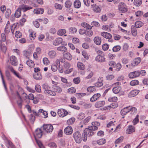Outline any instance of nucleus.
<instances>
[{"label": "nucleus", "instance_id": "obj_61", "mask_svg": "<svg viewBox=\"0 0 148 148\" xmlns=\"http://www.w3.org/2000/svg\"><path fill=\"white\" fill-rule=\"evenodd\" d=\"M82 54L84 57V58L86 59V60H88V59L89 57L86 52L83 51L82 52Z\"/></svg>", "mask_w": 148, "mask_h": 148}, {"label": "nucleus", "instance_id": "obj_40", "mask_svg": "<svg viewBox=\"0 0 148 148\" xmlns=\"http://www.w3.org/2000/svg\"><path fill=\"white\" fill-rule=\"evenodd\" d=\"M97 143L100 145H102L104 144L106 142V140L105 139L101 138L97 141Z\"/></svg>", "mask_w": 148, "mask_h": 148}, {"label": "nucleus", "instance_id": "obj_58", "mask_svg": "<svg viewBox=\"0 0 148 148\" xmlns=\"http://www.w3.org/2000/svg\"><path fill=\"white\" fill-rule=\"evenodd\" d=\"M51 69L53 71H56L58 69L57 66L55 64H53L51 66Z\"/></svg>", "mask_w": 148, "mask_h": 148}, {"label": "nucleus", "instance_id": "obj_11", "mask_svg": "<svg viewBox=\"0 0 148 148\" xmlns=\"http://www.w3.org/2000/svg\"><path fill=\"white\" fill-rule=\"evenodd\" d=\"M10 63L13 66H16L18 65V61L16 57L13 56H12L10 58Z\"/></svg>", "mask_w": 148, "mask_h": 148}, {"label": "nucleus", "instance_id": "obj_36", "mask_svg": "<svg viewBox=\"0 0 148 148\" xmlns=\"http://www.w3.org/2000/svg\"><path fill=\"white\" fill-rule=\"evenodd\" d=\"M130 110L129 112L132 115H133L135 113H136L137 112L136 108L134 107H132L130 106Z\"/></svg>", "mask_w": 148, "mask_h": 148}, {"label": "nucleus", "instance_id": "obj_47", "mask_svg": "<svg viewBox=\"0 0 148 148\" xmlns=\"http://www.w3.org/2000/svg\"><path fill=\"white\" fill-rule=\"evenodd\" d=\"M42 88L45 90L44 91H46L47 90L50 89L51 88V87L47 84H44L42 85Z\"/></svg>", "mask_w": 148, "mask_h": 148}, {"label": "nucleus", "instance_id": "obj_45", "mask_svg": "<svg viewBox=\"0 0 148 148\" xmlns=\"http://www.w3.org/2000/svg\"><path fill=\"white\" fill-rule=\"evenodd\" d=\"M139 84V82L138 80H134L132 81L130 83L131 85L132 86H134L137 85Z\"/></svg>", "mask_w": 148, "mask_h": 148}, {"label": "nucleus", "instance_id": "obj_26", "mask_svg": "<svg viewBox=\"0 0 148 148\" xmlns=\"http://www.w3.org/2000/svg\"><path fill=\"white\" fill-rule=\"evenodd\" d=\"M134 131V127L132 125L129 126L128 127L126 130V133L128 134H130Z\"/></svg>", "mask_w": 148, "mask_h": 148}, {"label": "nucleus", "instance_id": "obj_34", "mask_svg": "<svg viewBox=\"0 0 148 148\" xmlns=\"http://www.w3.org/2000/svg\"><path fill=\"white\" fill-rule=\"evenodd\" d=\"M121 90V87L119 86H117L114 87L112 89V91L114 93L116 94L119 92Z\"/></svg>", "mask_w": 148, "mask_h": 148}, {"label": "nucleus", "instance_id": "obj_22", "mask_svg": "<svg viewBox=\"0 0 148 148\" xmlns=\"http://www.w3.org/2000/svg\"><path fill=\"white\" fill-rule=\"evenodd\" d=\"M21 10L24 12L32 9V7L29 6L27 5H22L20 6Z\"/></svg>", "mask_w": 148, "mask_h": 148}, {"label": "nucleus", "instance_id": "obj_16", "mask_svg": "<svg viewBox=\"0 0 148 148\" xmlns=\"http://www.w3.org/2000/svg\"><path fill=\"white\" fill-rule=\"evenodd\" d=\"M64 133L67 135H70L73 132V129L71 126H68L64 130Z\"/></svg>", "mask_w": 148, "mask_h": 148}, {"label": "nucleus", "instance_id": "obj_4", "mask_svg": "<svg viewBox=\"0 0 148 148\" xmlns=\"http://www.w3.org/2000/svg\"><path fill=\"white\" fill-rule=\"evenodd\" d=\"M41 128H42L44 131L47 133L51 132L53 129V126L49 124L44 125Z\"/></svg>", "mask_w": 148, "mask_h": 148}, {"label": "nucleus", "instance_id": "obj_7", "mask_svg": "<svg viewBox=\"0 0 148 148\" xmlns=\"http://www.w3.org/2000/svg\"><path fill=\"white\" fill-rule=\"evenodd\" d=\"M119 10L123 12H125L127 11V9L126 4L123 2H121L119 5Z\"/></svg>", "mask_w": 148, "mask_h": 148}, {"label": "nucleus", "instance_id": "obj_64", "mask_svg": "<svg viewBox=\"0 0 148 148\" xmlns=\"http://www.w3.org/2000/svg\"><path fill=\"white\" fill-rule=\"evenodd\" d=\"M73 82L76 84H78L80 82V80L79 77L75 78L73 79Z\"/></svg>", "mask_w": 148, "mask_h": 148}, {"label": "nucleus", "instance_id": "obj_37", "mask_svg": "<svg viewBox=\"0 0 148 148\" xmlns=\"http://www.w3.org/2000/svg\"><path fill=\"white\" fill-rule=\"evenodd\" d=\"M72 5V3L70 0H68L65 3V6L67 8H70Z\"/></svg>", "mask_w": 148, "mask_h": 148}, {"label": "nucleus", "instance_id": "obj_46", "mask_svg": "<svg viewBox=\"0 0 148 148\" xmlns=\"http://www.w3.org/2000/svg\"><path fill=\"white\" fill-rule=\"evenodd\" d=\"M66 32L65 29H60L57 32V34L60 36L63 35Z\"/></svg>", "mask_w": 148, "mask_h": 148}, {"label": "nucleus", "instance_id": "obj_33", "mask_svg": "<svg viewBox=\"0 0 148 148\" xmlns=\"http://www.w3.org/2000/svg\"><path fill=\"white\" fill-rule=\"evenodd\" d=\"M78 68L81 70H84L85 69V66L84 64L81 62H78L77 64Z\"/></svg>", "mask_w": 148, "mask_h": 148}, {"label": "nucleus", "instance_id": "obj_3", "mask_svg": "<svg viewBox=\"0 0 148 148\" xmlns=\"http://www.w3.org/2000/svg\"><path fill=\"white\" fill-rule=\"evenodd\" d=\"M71 66V64L69 63L66 62L63 64V69H65L64 73L66 74H69L71 72L73 71V68L69 69Z\"/></svg>", "mask_w": 148, "mask_h": 148}, {"label": "nucleus", "instance_id": "obj_43", "mask_svg": "<svg viewBox=\"0 0 148 148\" xmlns=\"http://www.w3.org/2000/svg\"><path fill=\"white\" fill-rule=\"evenodd\" d=\"M11 11L10 9L8 8L7 9L5 14V17L6 18H8L11 14Z\"/></svg>", "mask_w": 148, "mask_h": 148}, {"label": "nucleus", "instance_id": "obj_51", "mask_svg": "<svg viewBox=\"0 0 148 148\" xmlns=\"http://www.w3.org/2000/svg\"><path fill=\"white\" fill-rule=\"evenodd\" d=\"M35 89L36 92L40 93L41 92V87L38 84H36L35 86Z\"/></svg>", "mask_w": 148, "mask_h": 148}, {"label": "nucleus", "instance_id": "obj_57", "mask_svg": "<svg viewBox=\"0 0 148 148\" xmlns=\"http://www.w3.org/2000/svg\"><path fill=\"white\" fill-rule=\"evenodd\" d=\"M23 102V101L21 98V99H19V100L17 101V103L18 106L20 108H22Z\"/></svg>", "mask_w": 148, "mask_h": 148}, {"label": "nucleus", "instance_id": "obj_25", "mask_svg": "<svg viewBox=\"0 0 148 148\" xmlns=\"http://www.w3.org/2000/svg\"><path fill=\"white\" fill-rule=\"evenodd\" d=\"M21 9L20 7L16 10L14 13V16L15 17L18 18L21 16Z\"/></svg>", "mask_w": 148, "mask_h": 148}, {"label": "nucleus", "instance_id": "obj_9", "mask_svg": "<svg viewBox=\"0 0 148 148\" xmlns=\"http://www.w3.org/2000/svg\"><path fill=\"white\" fill-rule=\"evenodd\" d=\"M140 74L139 71H136L130 73L129 74L128 76L130 78H133L138 77L140 75Z\"/></svg>", "mask_w": 148, "mask_h": 148}, {"label": "nucleus", "instance_id": "obj_8", "mask_svg": "<svg viewBox=\"0 0 148 148\" xmlns=\"http://www.w3.org/2000/svg\"><path fill=\"white\" fill-rule=\"evenodd\" d=\"M57 113L59 116L62 117H64L67 115L68 114V112L67 111L63 109H58Z\"/></svg>", "mask_w": 148, "mask_h": 148}, {"label": "nucleus", "instance_id": "obj_62", "mask_svg": "<svg viewBox=\"0 0 148 148\" xmlns=\"http://www.w3.org/2000/svg\"><path fill=\"white\" fill-rule=\"evenodd\" d=\"M123 137L122 136L120 137L115 141V143L116 144L122 142L123 140Z\"/></svg>", "mask_w": 148, "mask_h": 148}, {"label": "nucleus", "instance_id": "obj_41", "mask_svg": "<svg viewBox=\"0 0 148 148\" xmlns=\"http://www.w3.org/2000/svg\"><path fill=\"white\" fill-rule=\"evenodd\" d=\"M82 26L85 28L91 29L92 28V27L87 23H82Z\"/></svg>", "mask_w": 148, "mask_h": 148}, {"label": "nucleus", "instance_id": "obj_38", "mask_svg": "<svg viewBox=\"0 0 148 148\" xmlns=\"http://www.w3.org/2000/svg\"><path fill=\"white\" fill-rule=\"evenodd\" d=\"M57 50L59 51H61L65 52L66 51L67 49L66 48L65 46H60L58 47L57 48Z\"/></svg>", "mask_w": 148, "mask_h": 148}, {"label": "nucleus", "instance_id": "obj_23", "mask_svg": "<svg viewBox=\"0 0 148 148\" xmlns=\"http://www.w3.org/2000/svg\"><path fill=\"white\" fill-rule=\"evenodd\" d=\"M52 88H53L54 91L56 93H60L62 92V88L60 86L55 85V86H52Z\"/></svg>", "mask_w": 148, "mask_h": 148}, {"label": "nucleus", "instance_id": "obj_48", "mask_svg": "<svg viewBox=\"0 0 148 148\" xmlns=\"http://www.w3.org/2000/svg\"><path fill=\"white\" fill-rule=\"evenodd\" d=\"M87 90L90 92H92L95 90V86H90L88 87Z\"/></svg>", "mask_w": 148, "mask_h": 148}, {"label": "nucleus", "instance_id": "obj_5", "mask_svg": "<svg viewBox=\"0 0 148 148\" xmlns=\"http://www.w3.org/2000/svg\"><path fill=\"white\" fill-rule=\"evenodd\" d=\"M122 66L120 63H118L117 64L113 61H112V71L113 70V69L116 71H119L121 68Z\"/></svg>", "mask_w": 148, "mask_h": 148}, {"label": "nucleus", "instance_id": "obj_50", "mask_svg": "<svg viewBox=\"0 0 148 148\" xmlns=\"http://www.w3.org/2000/svg\"><path fill=\"white\" fill-rule=\"evenodd\" d=\"M43 64L45 65H47L50 63L49 60L47 58L45 57L43 59Z\"/></svg>", "mask_w": 148, "mask_h": 148}, {"label": "nucleus", "instance_id": "obj_54", "mask_svg": "<svg viewBox=\"0 0 148 148\" xmlns=\"http://www.w3.org/2000/svg\"><path fill=\"white\" fill-rule=\"evenodd\" d=\"M121 49V47L119 45L114 46L112 48L114 52H117L119 51Z\"/></svg>", "mask_w": 148, "mask_h": 148}, {"label": "nucleus", "instance_id": "obj_31", "mask_svg": "<svg viewBox=\"0 0 148 148\" xmlns=\"http://www.w3.org/2000/svg\"><path fill=\"white\" fill-rule=\"evenodd\" d=\"M81 6V3L79 0H76L74 2V7L76 8H79Z\"/></svg>", "mask_w": 148, "mask_h": 148}, {"label": "nucleus", "instance_id": "obj_12", "mask_svg": "<svg viewBox=\"0 0 148 148\" xmlns=\"http://www.w3.org/2000/svg\"><path fill=\"white\" fill-rule=\"evenodd\" d=\"M104 54L98 55L95 58L96 61L100 62H103L105 61V58L104 57Z\"/></svg>", "mask_w": 148, "mask_h": 148}, {"label": "nucleus", "instance_id": "obj_60", "mask_svg": "<svg viewBox=\"0 0 148 148\" xmlns=\"http://www.w3.org/2000/svg\"><path fill=\"white\" fill-rule=\"evenodd\" d=\"M138 115H137L136 117L134 119L133 123L134 125H135L138 122Z\"/></svg>", "mask_w": 148, "mask_h": 148}, {"label": "nucleus", "instance_id": "obj_55", "mask_svg": "<svg viewBox=\"0 0 148 148\" xmlns=\"http://www.w3.org/2000/svg\"><path fill=\"white\" fill-rule=\"evenodd\" d=\"M63 5H62L56 3L55 4V7L56 9L61 10L62 8Z\"/></svg>", "mask_w": 148, "mask_h": 148}, {"label": "nucleus", "instance_id": "obj_19", "mask_svg": "<svg viewBox=\"0 0 148 148\" xmlns=\"http://www.w3.org/2000/svg\"><path fill=\"white\" fill-rule=\"evenodd\" d=\"M101 35L104 37L108 39V41L110 42L111 41V40L110 39L111 35L109 33L106 32H103L101 33Z\"/></svg>", "mask_w": 148, "mask_h": 148}, {"label": "nucleus", "instance_id": "obj_56", "mask_svg": "<svg viewBox=\"0 0 148 148\" xmlns=\"http://www.w3.org/2000/svg\"><path fill=\"white\" fill-rule=\"evenodd\" d=\"M10 25H6L4 31L5 33H8L10 31Z\"/></svg>", "mask_w": 148, "mask_h": 148}, {"label": "nucleus", "instance_id": "obj_17", "mask_svg": "<svg viewBox=\"0 0 148 148\" xmlns=\"http://www.w3.org/2000/svg\"><path fill=\"white\" fill-rule=\"evenodd\" d=\"M62 39L61 38H58L53 41V43L55 46H58L62 44Z\"/></svg>", "mask_w": 148, "mask_h": 148}, {"label": "nucleus", "instance_id": "obj_24", "mask_svg": "<svg viewBox=\"0 0 148 148\" xmlns=\"http://www.w3.org/2000/svg\"><path fill=\"white\" fill-rule=\"evenodd\" d=\"M101 96L99 93H97L94 95L90 99L91 101H95L97 100Z\"/></svg>", "mask_w": 148, "mask_h": 148}, {"label": "nucleus", "instance_id": "obj_6", "mask_svg": "<svg viewBox=\"0 0 148 148\" xmlns=\"http://www.w3.org/2000/svg\"><path fill=\"white\" fill-rule=\"evenodd\" d=\"M35 140H36L37 138H41L42 135V132L40 128H37L35 131L34 133Z\"/></svg>", "mask_w": 148, "mask_h": 148}, {"label": "nucleus", "instance_id": "obj_29", "mask_svg": "<svg viewBox=\"0 0 148 148\" xmlns=\"http://www.w3.org/2000/svg\"><path fill=\"white\" fill-rule=\"evenodd\" d=\"M34 13L36 14H42L43 13L44 10L42 8H38L34 9Z\"/></svg>", "mask_w": 148, "mask_h": 148}, {"label": "nucleus", "instance_id": "obj_63", "mask_svg": "<svg viewBox=\"0 0 148 148\" xmlns=\"http://www.w3.org/2000/svg\"><path fill=\"white\" fill-rule=\"evenodd\" d=\"M85 34L87 36L90 37L93 34V32L92 31L89 30V31L86 32Z\"/></svg>", "mask_w": 148, "mask_h": 148}, {"label": "nucleus", "instance_id": "obj_27", "mask_svg": "<svg viewBox=\"0 0 148 148\" xmlns=\"http://www.w3.org/2000/svg\"><path fill=\"white\" fill-rule=\"evenodd\" d=\"M56 55V52L54 50L48 52V56L51 58L55 57Z\"/></svg>", "mask_w": 148, "mask_h": 148}, {"label": "nucleus", "instance_id": "obj_53", "mask_svg": "<svg viewBox=\"0 0 148 148\" xmlns=\"http://www.w3.org/2000/svg\"><path fill=\"white\" fill-rule=\"evenodd\" d=\"M1 42H0V47L1 50L4 53H5L6 51V47L4 45H1Z\"/></svg>", "mask_w": 148, "mask_h": 148}, {"label": "nucleus", "instance_id": "obj_13", "mask_svg": "<svg viewBox=\"0 0 148 148\" xmlns=\"http://www.w3.org/2000/svg\"><path fill=\"white\" fill-rule=\"evenodd\" d=\"M130 110V106L124 108L120 112L122 116L126 115L129 112Z\"/></svg>", "mask_w": 148, "mask_h": 148}, {"label": "nucleus", "instance_id": "obj_10", "mask_svg": "<svg viewBox=\"0 0 148 148\" xmlns=\"http://www.w3.org/2000/svg\"><path fill=\"white\" fill-rule=\"evenodd\" d=\"M91 8L95 12L100 13L101 12V8L95 4H93L92 5Z\"/></svg>", "mask_w": 148, "mask_h": 148}, {"label": "nucleus", "instance_id": "obj_15", "mask_svg": "<svg viewBox=\"0 0 148 148\" xmlns=\"http://www.w3.org/2000/svg\"><path fill=\"white\" fill-rule=\"evenodd\" d=\"M44 93L48 96H55L56 95V93L54 91L50 89L47 90L46 91H44Z\"/></svg>", "mask_w": 148, "mask_h": 148}, {"label": "nucleus", "instance_id": "obj_32", "mask_svg": "<svg viewBox=\"0 0 148 148\" xmlns=\"http://www.w3.org/2000/svg\"><path fill=\"white\" fill-rule=\"evenodd\" d=\"M94 41L96 44L98 45H100L101 43V39L98 36L95 37Z\"/></svg>", "mask_w": 148, "mask_h": 148}, {"label": "nucleus", "instance_id": "obj_21", "mask_svg": "<svg viewBox=\"0 0 148 148\" xmlns=\"http://www.w3.org/2000/svg\"><path fill=\"white\" fill-rule=\"evenodd\" d=\"M34 78L36 80H39L42 79V77L40 73H34L33 74Z\"/></svg>", "mask_w": 148, "mask_h": 148}, {"label": "nucleus", "instance_id": "obj_52", "mask_svg": "<svg viewBox=\"0 0 148 148\" xmlns=\"http://www.w3.org/2000/svg\"><path fill=\"white\" fill-rule=\"evenodd\" d=\"M85 117V114L82 113H81L79 114L77 116V118L80 120L83 119Z\"/></svg>", "mask_w": 148, "mask_h": 148}, {"label": "nucleus", "instance_id": "obj_59", "mask_svg": "<svg viewBox=\"0 0 148 148\" xmlns=\"http://www.w3.org/2000/svg\"><path fill=\"white\" fill-rule=\"evenodd\" d=\"M69 31L72 33H74L76 32L77 29L76 28L74 27H71L69 29Z\"/></svg>", "mask_w": 148, "mask_h": 148}, {"label": "nucleus", "instance_id": "obj_20", "mask_svg": "<svg viewBox=\"0 0 148 148\" xmlns=\"http://www.w3.org/2000/svg\"><path fill=\"white\" fill-rule=\"evenodd\" d=\"M139 92V90H132L128 94V97H134L137 95Z\"/></svg>", "mask_w": 148, "mask_h": 148}, {"label": "nucleus", "instance_id": "obj_28", "mask_svg": "<svg viewBox=\"0 0 148 148\" xmlns=\"http://www.w3.org/2000/svg\"><path fill=\"white\" fill-rule=\"evenodd\" d=\"M131 32L132 35L134 36H136L137 34V30L134 25H132L131 28Z\"/></svg>", "mask_w": 148, "mask_h": 148}, {"label": "nucleus", "instance_id": "obj_35", "mask_svg": "<svg viewBox=\"0 0 148 148\" xmlns=\"http://www.w3.org/2000/svg\"><path fill=\"white\" fill-rule=\"evenodd\" d=\"M27 65L31 68H33L35 66V64L32 60H29L26 61Z\"/></svg>", "mask_w": 148, "mask_h": 148}, {"label": "nucleus", "instance_id": "obj_30", "mask_svg": "<svg viewBox=\"0 0 148 148\" xmlns=\"http://www.w3.org/2000/svg\"><path fill=\"white\" fill-rule=\"evenodd\" d=\"M105 104L104 101H100L97 102L95 104V106L96 108H99L103 106Z\"/></svg>", "mask_w": 148, "mask_h": 148}, {"label": "nucleus", "instance_id": "obj_1", "mask_svg": "<svg viewBox=\"0 0 148 148\" xmlns=\"http://www.w3.org/2000/svg\"><path fill=\"white\" fill-rule=\"evenodd\" d=\"M92 125L89 126L88 128H86L84 130V137L83 140L86 141L87 139V136H90L93 135L94 134L93 130H97L98 127L97 126H99L100 123L97 121L92 122Z\"/></svg>", "mask_w": 148, "mask_h": 148}, {"label": "nucleus", "instance_id": "obj_44", "mask_svg": "<svg viewBox=\"0 0 148 148\" xmlns=\"http://www.w3.org/2000/svg\"><path fill=\"white\" fill-rule=\"evenodd\" d=\"M134 3L136 6H139L142 3V0H134Z\"/></svg>", "mask_w": 148, "mask_h": 148}, {"label": "nucleus", "instance_id": "obj_39", "mask_svg": "<svg viewBox=\"0 0 148 148\" xmlns=\"http://www.w3.org/2000/svg\"><path fill=\"white\" fill-rule=\"evenodd\" d=\"M143 23L140 21H136L135 23V27L137 28L140 27L143 25Z\"/></svg>", "mask_w": 148, "mask_h": 148}, {"label": "nucleus", "instance_id": "obj_49", "mask_svg": "<svg viewBox=\"0 0 148 148\" xmlns=\"http://www.w3.org/2000/svg\"><path fill=\"white\" fill-rule=\"evenodd\" d=\"M75 120V119L74 118H71L69 119L67 121V123L68 125L72 124L73 123Z\"/></svg>", "mask_w": 148, "mask_h": 148}, {"label": "nucleus", "instance_id": "obj_2", "mask_svg": "<svg viewBox=\"0 0 148 148\" xmlns=\"http://www.w3.org/2000/svg\"><path fill=\"white\" fill-rule=\"evenodd\" d=\"M73 137L76 143H81L82 139L83 140L84 136V132L82 134V137L80 133L77 131L74 133L73 134Z\"/></svg>", "mask_w": 148, "mask_h": 148}, {"label": "nucleus", "instance_id": "obj_18", "mask_svg": "<svg viewBox=\"0 0 148 148\" xmlns=\"http://www.w3.org/2000/svg\"><path fill=\"white\" fill-rule=\"evenodd\" d=\"M64 57L67 60H71L72 59V56L71 54L69 52L66 51L63 53Z\"/></svg>", "mask_w": 148, "mask_h": 148}, {"label": "nucleus", "instance_id": "obj_14", "mask_svg": "<svg viewBox=\"0 0 148 148\" xmlns=\"http://www.w3.org/2000/svg\"><path fill=\"white\" fill-rule=\"evenodd\" d=\"M141 59L140 58L138 57L134 59L132 61L131 65L132 67H134L137 65L141 62Z\"/></svg>", "mask_w": 148, "mask_h": 148}, {"label": "nucleus", "instance_id": "obj_42", "mask_svg": "<svg viewBox=\"0 0 148 148\" xmlns=\"http://www.w3.org/2000/svg\"><path fill=\"white\" fill-rule=\"evenodd\" d=\"M24 3L25 4L27 3L29 5V6L32 7V8H33V7L35 6V4L34 3H33V2L30 1H29L28 0H25L24 1Z\"/></svg>", "mask_w": 148, "mask_h": 148}]
</instances>
